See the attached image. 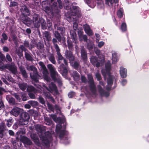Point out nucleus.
Here are the masks:
<instances>
[{
    "instance_id": "29",
    "label": "nucleus",
    "mask_w": 149,
    "mask_h": 149,
    "mask_svg": "<svg viewBox=\"0 0 149 149\" xmlns=\"http://www.w3.org/2000/svg\"><path fill=\"white\" fill-rule=\"evenodd\" d=\"M1 36L2 38L1 39L0 41L1 43L4 44L5 42V41L7 40L8 37L6 34L4 33H3L2 34Z\"/></svg>"
},
{
    "instance_id": "34",
    "label": "nucleus",
    "mask_w": 149,
    "mask_h": 149,
    "mask_svg": "<svg viewBox=\"0 0 149 149\" xmlns=\"http://www.w3.org/2000/svg\"><path fill=\"white\" fill-rule=\"evenodd\" d=\"M113 81V78L112 75H109L107 79L108 85L109 86H112Z\"/></svg>"
},
{
    "instance_id": "4",
    "label": "nucleus",
    "mask_w": 149,
    "mask_h": 149,
    "mask_svg": "<svg viewBox=\"0 0 149 149\" xmlns=\"http://www.w3.org/2000/svg\"><path fill=\"white\" fill-rule=\"evenodd\" d=\"M87 78L88 83L90 90L93 94H95L96 92V88L94 84V79L92 75L91 74H88Z\"/></svg>"
},
{
    "instance_id": "25",
    "label": "nucleus",
    "mask_w": 149,
    "mask_h": 149,
    "mask_svg": "<svg viewBox=\"0 0 149 149\" xmlns=\"http://www.w3.org/2000/svg\"><path fill=\"white\" fill-rule=\"evenodd\" d=\"M25 57L26 59L28 61H32L33 60L32 55L30 52L29 53L28 52L25 53Z\"/></svg>"
},
{
    "instance_id": "47",
    "label": "nucleus",
    "mask_w": 149,
    "mask_h": 149,
    "mask_svg": "<svg viewBox=\"0 0 149 149\" xmlns=\"http://www.w3.org/2000/svg\"><path fill=\"white\" fill-rule=\"evenodd\" d=\"M90 61L92 64L95 65V63L97 61V60L95 57L92 56L90 58Z\"/></svg>"
},
{
    "instance_id": "30",
    "label": "nucleus",
    "mask_w": 149,
    "mask_h": 149,
    "mask_svg": "<svg viewBox=\"0 0 149 149\" xmlns=\"http://www.w3.org/2000/svg\"><path fill=\"white\" fill-rule=\"evenodd\" d=\"M69 1L68 0H65L63 3L64 8L66 10H70L71 7H70Z\"/></svg>"
},
{
    "instance_id": "54",
    "label": "nucleus",
    "mask_w": 149,
    "mask_h": 149,
    "mask_svg": "<svg viewBox=\"0 0 149 149\" xmlns=\"http://www.w3.org/2000/svg\"><path fill=\"white\" fill-rule=\"evenodd\" d=\"M11 36L14 43H16L17 42V40L16 35L14 33H12L11 34Z\"/></svg>"
},
{
    "instance_id": "61",
    "label": "nucleus",
    "mask_w": 149,
    "mask_h": 149,
    "mask_svg": "<svg viewBox=\"0 0 149 149\" xmlns=\"http://www.w3.org/2000/svg\"><path fill=\"white\" fill-rule=\"evenodd\" d=\"M16 54L20 58H21L23 56L22 51L20 49H19L17 51Z\"/></svg>"
},
{
    "instance_id": "12",
    "label": "nucleus",
    "mask_w": 149,
    "mask_h": 149,
    "mask_svg": "<svg viewBox=\"0 0 149 149\" xmlns=\"http://www.w3.org/2000/svg\"><path fill=\"white\" fill-rule=\"evenodd\" d=\"M97 87L101 96H105L106 97H108L109 95V93L108 92L105 91L100 85H97Z\"/></svg>"
},
{
    "instance_id": "18",
    "label": "nucleus",
    "mask_w": 149,
    "mask_h": 149,
    "mask_svg": "<svg viewBox=\"0 0 149 149\" xmlns=\"http://www.w3.org/2000/svg\"><path fill=\"white\" fill-rule=\"evenodd\" d=\"M6 68L10 71L12 73L15 74L17 72V68L15 66L11 64L6 65Z\"/></svg>"
},
{
    "instance_id": "48",
    "label": "nucleus",
    "mask_w": 149,
    "mask_h": 149,
    "mask_svg": "<svg viewBox=\"0 0 149 149\" xmlns=\"http://www.w3.org/2000/svg\"><path fill=\"white\" fill-rule=\"evenodd\" d=\"M73 77L74 78L78 79L80 78V75L77 71H74L73 72Z\"/></svg>"
},
{
    "instance_id": "64",
    "label": "nucleus",
    "mask_w": 149,
    "mask_h": 149,
    "mask_svg": "<svg viewBox=\"0 0 149 149\" xmlns=\"http://www.w3.org/2000/svg\"><path fill=\"white\" fill-rule=\"evenodd\" d=\"M6 79L10 82H13L14 81L13 79L10 75H7L5 77Z\"/></svg>"
},
{
    "instance_id": "5",
    "label": "nucleus",
    "mask_w": 149,
    "mask_h": 149,
    "mask_svg": "<svg viewBox=\"0 0 149 149\" xmlns=\"http://www.w3.org/2000/svg\"><path fill=\"white\" fill-rule=\"evenodd\" d=\"M30 119V116L29 113L26 112H22L21 113L19 123L21 125H24L27 124V122Z\"/></svg>"
},
{
    "instance_id": "3",
    "label": "nucleus",
    "mask_w": 149,
    "mask_h": 149,
    "mask_svg": "<svg viewBox=\"0 0 149 149\" xmlns=\"http://www.w3.org/2000/svg\"><path fill=\"white\" fill-rule=\"evenodd\" d=\"M57 39L56 38H53L52 40V42L54 45V47L57 52L56 54L58 56V58L57 59L58 63V64H60L61 62V61L63 59V57L60 52V49L57 44Z\"/></svg>"
},
{
    "instance_id": "20",
    "label": "nucleus",
    "mask_w": 149,
    "mask_h": 149,
    "mask_svg": "<svg viewBox=\"0 0 149 149\" xmlns=\"http://www.w3.org/2000/svg\"><path fill=\"white\" fill-rule=\"evenodd\" d=\"M44 36L45 38L46 39L45 40V42H47L49 43L51 39V33L48 31H45L44 33Z\"/></svg>"
},
{
    "instance_id": "22",
    "label": "nucleus",
    "mask_w": 149,
    "mask_h": 149,
    "mask_svg": "<svg viewBox=\"0 0 149 149\" xmlns=\"http://www.w3.org/2000/svg\"><path fill=\"white\" fill-rule=\"evenodd\" d=\"M120 73L121 77L123 78L126 77L127 76V70L123 67L120 68Z\"/></svg>"
},
{
    "instance_id": "46",
    "label": "nucleus",
    "mask_w": 149,
    "mask_h": 149,
    "mask_svg": "<svg viewBox=\"0 0 149 149\" xmlns=\"http://www.w3.org/2000/svg\"><path fill=\"white\" fill-rule=\"evenodd\" d=\"M13 95L18 102H20L22 101L21 98L20 97V95H19V93H14Z\"/></svg>"
},
{
    "instance_id": "60",
    "label": "nucleus",
    "mask_w": 149,
    "mask_h": 149,
    "mask_svg": "<svg viewBox=\"0 0 149 149\" xmlns=\"http://www.w3.org/2000/svg\"><path fill=\"white\" fill-rule=\"evenodd\" d=\"M106 3H110L111 4L114 3H117L118 2V0H106Z\"/></svg>"
},
{
    "instance_id": "41",
    "label": "nucleus",
    "mask_w": 149,
    "mask_h": 149,
    "mask_svg": "<svg viewBox=\"0 0 149 149\" xmlns=\"http://www.w3.org/2000/svg\"><path fill=\"white\" fill-rule=\"evenodd\" d=\"M72 66L76 70H78L79 66H80L79 63L77 61H75L74 62Z\"/></svg>"
},
{
    "instance_id": "35",
    "label": "nucleus",
    "mask_w": 149,
    "mask_h": 149,
    "mask_svg": "<svg viewBox=\"0 0 149 149\" xmlns=\"http://www.w3.org/2000/svg\"><path fill=\"white\" fill-rule=\"evenodd\" d=\"M41 24V28L43 30L47 29V26L46 22L44 19H41L40 22V24Z\"/></svg>"
},
{
    "instance_id": "37",
    "label": "nucleus",
    "mask_w": 149,
    "mask_h": 149,
    "mask_svg": "<svg viewBox=\"0 0 149 149\" xmlns=\"http://www.w3.org/2000/svg\"><path fill=\"white\" fill-rule=\"evenodd\" d=\"M55 38L57 39L59 42H61V36L60 34L58 31H55L54 33Z\"/></svg>"
},
{
    "instance_id": "55",
    "label": "nucleus",
    "mask_w": 149,
    "mask_h": 149,
    "mask_svg": "<svg viewBox=\"0 0 149 149\" xmlns=\"http://www.w3.org/2000/svg\"><path fill=\"white\" fill-rule=\"evenodd\" d=\"M47 26L48 28V29L50 30H52V22L50 20H47Z\"/></svg>"
},
{
    "instance_id": "17",
    "label": "nucleus",
    "mask_w": 149,
    "mask_h": 149,
    "mask_svg": "<svg viewBox=\"0 0 149 149\" xmlns=\"http://www.w3.org/2000/svg\"><path fill=\"white\" fill-rule=\"evenodd\" d=\"M5 19L7 20V24H9L10 25L11 27H12L14 26V24L15 23V18H11V17L8 16L5 17Z\"/></svg>"
},
{
    "instance_id": "50",
    "label": "nucleus",
    "mask_w": 149,
    "mask_h": 149,
    "mask_svg": "<svg viewBox=\"0 0 149 149\" xmlns=\"http://www.w3.org/2000/svg\"><path fill=\"white\" fill-rule=\"evenodd\" d=\"M49 60L53 64H55L56 61L54 56L53 54H51L49 56Z\"/></svg>"
},
{
    "instance_id": "38",
    "label": "nucleus",
    "mask_w": 149,
    "mask_h": 149,
    "mask_svg": "<svg viewBox=\"0 0 149 149\" xmlns=\"http://www.w3.org/2000/svg\"><path fill=\"white\" fill-rule=\"evenodd\" d=\"M18 86L21 90L22 91H24L27 88V84L26 83H22L19 84Z\"/></svg>"
},
{
    "instance_id": "13",
    "label": "nucleus",
    "mask_w": 149,
    "mask_h": 149,
    "mask_svg": "<svg viewBox=\"0 0 149 149\" xmlns=\"http://www.w3.org/2000/svg\"><path fill=\"white\" fill-rule=\"evenodd\" d=\"M22 110L21 109L16 107H14L10 111V113L15 116H17L21 113Z\"/></svg>"
},
{
    "instance_id": "56",
    "label": "nucleus",
    "mask_w": 149,
    "mask_h": 149,
    "mask_svg": "<svg viewBox=\"0 0 149 149\" xmlns=\"http://www.w3.org/2000/svg\"><path fill=\"white\" fill-rule=\"evenodd\" d=\"M66 133V131L64 130H61L60 132L59 137L61 139L63 138Z\"/></svg>"
},
{
    "instance_id": "59",
    "label": "nucleus",
    "mask_w": 149,
    "mask_h": 149,
    "mask_svg": "<svg viewBox=\"0 0 149 149\" xmlns=\"http://www.w3.org/2000/svg\"><path fill=\"white\" fill-rule=\"evenodd\" d=\"M33 141L37 146H41V143L39 142V139L38 137L34 139V140Z\"/></svg>"
},
{
    "instance_id": "6",
    "label": "nucleus",
    "mask_w": 149,
    "mask_h": 149,
    "mask_svg": "<svg viewBox=\"0 0 149 149\" xmlns=\"http://www.w3.org/2000/svg\"><path fill=\"white\" fill-rule=\"evenodd\" d=\"M20 11L21 12L20 19L29 16L30 15L31 10L29 7L25 5L21 6Z\"/></svg>"
},
{
    "instance_id": "31",
    "label": "nucleus",
    "mask_w": 149,
    "mask_h": 149,
    "mask_svg": "<svg viewBox=\"0 0 149 149\" xmlns=\"http://www.w3.org/2000/svg\"><path fill=\"white\" fill-rule=\"evenodd\" d=\"M5 121L6 122V124L7 126L9 127L11 126L12 123L14 121V120L12 118H10L8 119H5Z\"/></svg>"
},
{
    "instance_id": "44",
    "label": "nucleus",
    "mask_w": 149,
    "mask_h": 149,
    "mask_svg": "<svg viewBox=\"0 0 149 149\" xmlns=\"http://www.w3.org/2000/svg\"><path fill=\"white\" fill-rule=\"evenodd\" d=\"M123 11L122 9L120 8L117 12V15L119 18H121L123 15Z\"/></svg>"
},
{
    "instance_id": "26",
    "label": "nucleus",
    "mask_w": 149,
    "mask_h": 149,
    "mask_svg": "<svg viewBox=\"0 0 149 149\" xmlns=\"http://www.w3.org/2000/svg\"><path fill=\"white\" fill-rule=\"evenodd\" d=\"M41 139L42 141L43 145L47 146L49 144V141L48 139L46 137L44 136H42Z\"/></svg>"
},
{
    "instance_id": "9",
    "label": "nucleus",
    "mask_w": 149,
    "mask_h": 149,
    "mask_svg": "<svg viewBox=\"0 0 149 149\" xmlns=\"http://www.w3.org/2000/svg\"><path fill=\"white\" fill-rule=\"evenodd\" d=\"M41 5L42 9L46 13H49L51 12V8L50 7V4L47 1H42Z\"/></svg>"
},
{
    "instance_id": "15",
    "label": "nucleus",
    "mask_w": 149,
    "mask_h": 149,
    "mask_svg": "<svg viewBox=\"0 0 149 149\" xmlns=\"http://www.w3.org/2000/svg\"><path fill=\"white\" fill-rule=\"evenodd\" d=\"M65 56L66 58L69 59L70 61H73L74 60V57L72 52L70 50H66V51Z\"/></svg>"
},
{
    "instance_id": "36",
    "label": "nucleus",
    "mask_w": 149,
    "mask_h": 149,
    "mask_svg": "<svg viewBox=\"0 0 149 149\" xmlns=\"http://www.w3.org/2000/svg\"><path fill=\"white\" fill-rule=\"evenodd\" d=\"M67 43L69 49L70 50H72L74 46L72 42L70 40L68 39L67 40Z\"/></svg>"
},
{
    "instance_id": "14",
    "label": "nucleus",
    "mask_w": 149,
    "mask_h": 149,
    "mask_svg": "<svg viewBox=\"0 0 149 149\" xmlns=\"http://www.w3.org/2000/svg\"><path fill=\"white\" fill-rule=\"evenodd\" d=\"M81 57L83 61H85L87 59V54L86 50L84 47L81 49Z\"/></svg>"
},
{
    "instance_id": "8",
    "label": "nucleus",
    "mask_w": 149,
    "mask_h": 149,
    "mask_svg": "<svg viewBox=\"0 0 149 149\" xmlns=\"http://www.w3.org/2000/svg\"><path fill=\"white\" fill-rule=\"evenodd\" d=\"M39 15L36 14H34L33 15V24L35 27H39L40 26V22L41 19L39 18Z\"/></svg>"
},
{
    "instance_id": "19",
    "label": "nucleus",
    "mask_w": 149,
    "mask_h": 149,
    "mask_svg": "<svg viewBox=\"0 0 149 149\" xmlns=\"http://www.w3.org/2000/svg\"><path fill=\"white\" fill-rule=\"evenodd\" d=\"M21 140L24 144L28 145H31L32 143V141L29 139L24 136L22 137Z\"/></svg>"
},
{
    "instance_id": "2",
    "label": "nucleus",
    "mask_w": 149,
    "mask_h": 149,
    "mask_svg": "<svg viewBox=\"0 0 149 149\" xmlns=\"http://www.w3.org/2000/svg\"><path fill=\"white\" fill-rule=\"evenodd\" d=\"M64 64L61 63L58 68V70L63 75L65 76L68 73V62L67 60L63 57V59Z\"/></svg>"
},
{
    "instance_id": "40",
    "label": "nucleus",
    "mask_w": 149,
    "mask_h": 149,
    "mask_svg": "<svg viewBox=\"0 0 149 149\" xmlns=\"http://www.w3.org/2000/svg\"><path fill=\"white\" fill-rule=\"evenodd\" d=\"M71 38L73 40V41L75 43H76L77 41V37L76 34L75 32H73L71 34Z\"/></svg>"
},
{
    "instance_id": "21",
    "label": "nucleus",
    "mask_w": 149,
    "mask_h": 149,
    "mask_svg": "<svg viewBox=\"0 0 149 149\" xmlns=\"http://www.w3.org/2000/svg\"><path fill=\"white\" fill-rule=\"evenodd\" d=\"M36 130L40 133H42L45 132L46 130L45 126L42 125H37L36 126Z\"/></svg>"
},
{
    "instance_id": "49",
    "label": "nucleus",
    "mask_w": 149,
    "mask_h": 149,
    "mask_svg": "<svg viewBox=\"0 0 149 149\" xmlns=\"http://www.w3.org/2000/svg\"><path fill=\"white\" fill-rule=\"evenodd\" d=\"M6 126L5 124L3 122H1L0 124V130H3V131H5L6 130Z\"/></svg>"
},
{
    "instance_id": "53",
    "label": "nucleus",
    "mask_w": 149,
    "mask_h": 149,
    "mask_svg": "<svg viewBox=\"0 0 149 149\" xmlns=\"http://www.w3.org/2000/svg\"><path fill=\"white\" fill-rule=\"evenodd\" d=\"M47 104L48 109L51 111L54 112V106L48 102Z\"/></svg>"
},
{
    "instance_id": "45",
    "label": "nucleus",
    "mask_w": 149,
    "mask_h": 149,
    "mask_svg": "<svg viewBox=\"0 0 149 149\" xmlns=\"http://www.w3.org/2000/svg\"><path fill=\"white\" fill-rule=\"evenodd\" d=\"M0 63L2 61L7 62V61L6 60L5 56L1 52H0Z\"/></svg>"
},
{
    "instance_id": "52",
    "label": "nucleus",
    "mask_w": 149,
    "mask_h": 149,
    "mask_svg": "<svg viewBox=\"0 0 149 149\" xmlns=\"http://www.w3.org/2000/svg\"><path fill=\"white\" fill-rule=\"evenodd\" d=\"M37 48L38 49H41L44 47V45L41 42H39L36 45Z\"/></svg>"
},
{
    "instance_id": "57",
    "label": "nucleus",
    "mask_w": 149,
    "mask_h": 149,
    "mask_svg": "<svg viewBox=\"0 0 149 149\" xmlns=\"http://www.w3.org/2000/svg\"><path fill=\"white\" fill-rule=\"evenodd\" d=\"M43 73L44 76V79L47 81H50V77L48 75V73H46L43 72Z\"/></svg>"
},
{
    "instance_id": "27",
    "label": "nucleus",
    "mask_w": 149,
    "mask_h": 149,
    "mask_svg": "<svg viewBox=\"0 0 149 149\" xmlns=\"http://www.w3.org/2000/svg\"><path fill=\"white\" fill-rule=\"evenodd\" d=\"M6 98L10 104L13 105H15V104L16 102L15 100L13 97H10L8 96L7 97H6Z\"/></svg>"
},
{
    "instance_id": "58",
    "label": "nucleus",
    "mask_w": 149,
    "mask_h": 149,
    "mask_svg": "<svg viewBox=\"0 0 149 149\" xmlns=\"http://www.w3.org/2000/svg\"><path fill=\"white\" fill-rule=\"evenodd\" d=\"M6 60L7 61H8L9 62H11L12 61V59L11 56L8 53L6 55Z\"/></svg>"
},
{
    "instance_id": "11",
    "label": "nucleus",
    "mask_w": 149,
    "mask_h": 149,
    "mask_svg": "<svg viewBox=\"0 0 149 149\" xmlns=\"http://www.w3.org/2000/svg\"><path fill=\"white\" fill-rule=\"evenodd\" d=\"M30 76L31 78L35 82L37 83L39 81L38 77L39 74L37 70H35L31 72L30 73Z\"/></svg>"
},
{
    "instance_id": "16",
    "label": "nucleus",
    "mask_w": 149,
    "mask_h": 149,
    "mask_svg": "<svg viewBox=\"0 0 149 149\" xmlns=\"http://www.w3.org/2000/svg\"><path fill=\"white\" fill-rule=\"evenodd\" d=\"M50 7L51 8V12L53 13L55 12L58 13L60 12V11L58 9L57 3L56 2H54Z\"/></svg>"
},
{
    "instance_id": "33",
    "label": "nucleus",
    "mask_w": 149,
    "mask_h": 149,
    "mask_svg": "<svg viewBox=\"0 0 149 149\" xmlns=\"http://www.w3.org/2000/svg\"><path fill=\"white\" fill-rule=\"evenodd\" d=\"M21 97V99L23 101H26L29 99V97L27 95L26 93L24 92H21L20 93Z\"/></svg>"
},
{
    "instance_id": "24",
    "label": "nucleus",
    "mask_w": 149,
    "mask_h": 149,
    "mask_svg": "<svg viewBox=\"0 0 149 149\" xmlns=\"http://www.w3.org/2000/svg\"><path fill=\"white\" fill-rule=\"evenodd\" d=\"M101 72L105 79H106L107 78V75H108L109 76L111 75L110 72L105 69H102L101 70Z\"/></svg>"
},
{
    "instance_id": "28",
    "label": "nucleus",
    "mask_w": 149,
    "mask_h": 149,
    "mask_svg": "<svg viewBox=\"0 0 149 149\" xmlns=\"http://www.w3.org/2000/svg\"><path fill=\"white\" fill-rule=\"evenodd\" d=\"M39 64L41 66V68L43 70V72L45 73L46 74L49 73L45 65L42 62L40 61L39 63Z\"/></svg>"
},
{
    "instance_id": "1",
    "label": "nucleus",
    "mask_w": 149,
    "mask_h": 149,
    "mask_svg": "<svg viewBox=\"0 0 149 149\" xmlns=\"http://www.w3.org/2000/svg\"><path fill=\"white\" fill-rule=\"evenodd\" d=\"M70 14H68V13L65 14V17L67 20L70 22L73 20L74 18L73 16L77 15L78 17L81 15V11L80 8L77 6H72L70 10Z\"/></svg>"
},
{
    "instance_id": "42",
    "label": "nucleus",
    "mask_w": 149,
    "mask_h": 149,
    "mask_svg": "<svg viewBox=\"0 0 149 149\" xmlns=\"http://www.w3.org/2000/svg\"><path fill=\"white\" fill-rule=\"evenodd\" d=\"M121 29L123 32H125L127 31V25L125 23H122L121 25Z\"/></svg>"
},
{
    "instance_id": "51",
    "label": "nucleus",
    "mask_w": 149,
    "mask_h": 149,
    "mask_svg": "<svg viewBox=\"0 0 149 149\" xmlns=\"http://www.w3.org/2000/svg\"><path fill=\"white\" fill-rule=\"evenodd\" d=\"M79 39L80 41H82L83 40L84 42H87L88 40L87 36L85 35L80 37Z\"/></svg>"
},
{
    "instance_id": "10",
    "label": "nucleus",
    "mask_w": 149,
    "mask_h": 149,
    "mask_svg": "<svg viewBox=\"0 0 149 149\" xmlns=\"http://www.w3.org/2000/svg\"><path fill=\"white\" fill-rule=\"evenodd\" d=\"M21 21L24 24L28 26H30L33 24L32 20L28 16L23 18H21Z\"/></svg>"
},
{
    "instance_id": "63",
    "label": "nucleus",
    "mask_w": 149,
    "mask_h": 149,
    "mask_svg": "<svg viewBox=\"0 0 149 149\" xmlns=\"http://www.w3.org/2000/svg\"><path fill=\"white\" fill-rule=\"evenodd\" d=\"M45 122H46V124L48 125H51L52 123V120L48 118H47L45 119Z\"/></svg>"
},
{
    "instance_id": "7",
    "label": "nucleus",
    "mask_w": 149,
    "mask_h": 149,
    "mask_svg": "<svg viewBox=\"0 0 149 149\" xmlns=\"http://www.w3.org/2000/svg\"><path fill=\"white\" fill-rule=\"evenodd\" d=\"M47 67L50 71V76L52 80L55 81H57L58 79L56 77L58 76V74L57 72L55 70L54 67L51 64H48Z\"/></svg>"
},
{
    "instance_id": "32",
    "label": "nucleus",
    "mask_w": 149,
    "mask_h": 149,
    "mask_svg": "<svg viewBox=\"0 0 149 149\" xmlns=\"http://www.w3.org/2000/svg\"><path fill=\"white\" fill-rule=\"evenodd\" d=\"M117 54L116 53H113L112 54V60L113 63H116L118 60V58Z\"/></svg>"
},
{
    "instance_id": "23",
    "label": "nucleus",
    "mask_w": 149,
    "mask_h": 149,
    "mask_svg": "<svg viewBox=\"0 0 149 149\" xmlns=\"http://www.w3.org/2000/svg\"><path fill=\"white\" fill-rule=\"evenodd\" d=\"M19 69L23 77L27 78L28 77V76L23 66H20Z\"/></svg>"
},
{
    "instance_id": "62",
    "label": "nucleus",
    "mask_w": 149,
    "mask_h": 149,
    "mask_svg": "<svg viewBox=\"0 0 149 149\" xmlns=\"http://www.w3.org/2000/svg\"><path fill=\"white\" fill-rule=\"evenodd\" d=\"M58 30L60 31V33L62 34L65 33V29L64 27H58L57 28Z\"/></svg>"
},
{
    "instance_id": "43",
    "label": "nucleus",
    "mask_w": 149,
    "mask_h": 149,
    "mask_svg": "<svg viewBox=\"0 0 149 149\" xmlns=\"http://www.w3.org/2000/svg\"><path fill=\"white\" fill-rule=\"evenodd\" d=\"M27 91L29 92H35L36 91V88L32 86H29L27 88Z\"/></svg>"
},
{
    "instance_id": "39",
    "label": "nucleus",
    "mask_w": 149,
    "mask_h": 149,
    "mask_svg": "<svg viewBox=\"0 0 149 149\" xmlns=\"http://www.w3.org/2000/svg\"><path fill=\"white\" fill-rule=\"evenodd\" d=\"M24 46L26 47H29V49L31 50L34 47L32 45H30V46L29 44V42L27 40H25L24 41Z\"/></svg>"
}]
</instances>
